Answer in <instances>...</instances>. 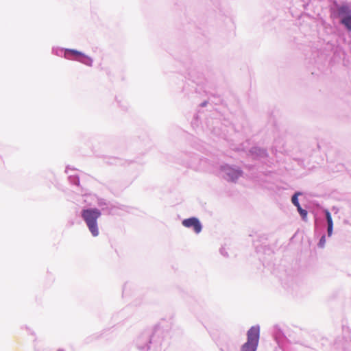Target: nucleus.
Wrapping results in <instances>:
<instances>
[{"label":"nucleus","instance_id":"f257e3e1","mask_svg":"<svg viewBox=\"0 0 351 351\" xmlns=\"http://www.w3.org/2000/svg\"><path fill=\"white\" fill-rule=\"evenodd\" d=\"M180 62L186 69L184 76L185 82L182 87V91L186 94L190 93L201 94L204 90L205 79L203 73L197 69L191 56L189 53L182 55Z\"/></svg>","mask_w":351,"mask_h":351},{"label":"nucleus","instance_id":"f03ea898","mask_svg":"<svg viewBox=\"0 0 351 351\" xmlns=\"http://www.w3.org/2000/svg\"><path fill=\"white\" fill-rule=\"evenodd\" d=\"M170 330V326H164L160 322L154 324L152 328L145 329L137 341V349L141 351H150L152 347L157 348L162 346Z\"/></svg>","mask_w":351,"mask_h":351},{"label":"nucleus","instance_id":"7ed1b4c3","mask_svg":"<svg viewBox=\"0 0 351 351\" xmlns=\"http://www.w3.org/2000/svg\"><path fill=\"white\" fill-rule=\"evenodd\" d=\"M330 17L339 19L341 25L348 32H351V5L348 1L340 3L335 0L330 6Z\"/></svg>","mask_w":351,"mask_h":351},{"label":"nucleus","instance_id":"20e7f679","mask_svg":"<svg viewBox=\"0 0 351 351\" xmlns=\"http://www.w3.org/2000/svg\"><path fill=\"white\" fill-rule=\"evenodd\" d=\"M52 53L66 59L77 61L88 66H93V59L83 51L75 49L53 47L52 48Z\"/></svg>","mask_w":351,"mask_h":351},{"label":"nucleus","instance_id":"39448f33","mask_svg":"<svg viewBox=\"0 0 351 351\" xmlns=\"http://www.w3.org/2000/svg\"><path fill=\"white\" fill-rule=\"evenodd\" d=\"M101 216V210L96 207H84L80 212L81 218L94 237L99 234L97 220Z\"/></svg>","mask_w":351,"mask_h":351},{"label":"nucleus","instance_id":"423d86ee","mask_svg":"<svg viewBox=\"0 0 351 351\" xmlns=\"http://www.w3.org/2000/svg\"><path fill=\"white\" fill-rule=\"evenodd\" d=\"M218 169L221 178L231 183H236L243 175V171L240 167L226 162L221 163Z\"/></svg>","mask_w":351,"mask_h":351},{"label":"nucleus","instance_id":"0eeeda50","mask_svg":"<svg viewBox=\"0 0 351 351\" xmlns=\"http://www.w3.org/2000/svg\"><path fill=\"white\" fill-rule=\"evenodd\" d=\"M260 326L258 324L251 326L247 331L246 341L241 345L240 351H257L260 340Z\"/></svg>","mask_w":351,"mask_h":351},{"label":"nucleus","instance_id":"6e6552de","mask_svg":"<svg viewBox=\"0 0 351 351\" xmlns=\"http://www.w3.org/2000/svg\"><path fill=\"white\" fill-rule=\"evenodd\" d=\"M97 204L101 210V214L104 215H115L117 210H125V206L120 204L117 202H112L104 198L98 197Z\"/></svg>","mask_w":351,"mask_h":351},{"label":"nucleus","instance_id":"1a4fd4ad","mask_svg":"<svg viewBox=\"0 0 351 351\" xmlns=\"http://www.w3.org/2000/svg\"><path fill=\"white\" fill-rule=\"evenodd\" d=\"M182 225L185 228L193 230L195 234H199L203 228V225L199 219L195 216L184 219L182 221Z\"/></svg>","mask_w":351,"mask_h":351},{"label":"nucleus","instance_id":"9d476101","mask_svg":"<svg viewBox=\"0 0 351 351\" xmlns=\"http://www.w3.org/2000/svg\"><path fill=\"white\" fill-rule=\"evenodd\" d=\"M273 337L278 346L282 350L285 349L287 343L289 341L281 328L277 324L274 325L273 328Z\"/></svg>","mask_w":351,"mask_h":351},{"label":"nucleus","instance_id":"9b49d317","mask_svg":"<svg viewBox=\"0 0 351 351\" xmlns=\"http://www.w3.org/2000/svg\"><path fill=\"white\" fill-rule=\"evenodd\" d=\"M324 216L320 217V225L324 226L327 224V236L330 237L333 234L334 223L330 212L328 208H324L323 210Z\"/></svg>","mask_w":351,"mask_h":351},{"label":"nucleus","instance_id":"f8f14e48","mask_svg":"<svg viewBox=\"0 0 351 351\" xmlns=\"http://www.w3.org/2000/svg\"><path fill=\"white\" fill-rule=\"evenodd\" d=\"M334 348L341 351H351V339L348 336H338L334 341Z\"/></svg>","mask_w":351,"mask_h":351},{"label":"nucleus","instance_id":"ddd939ff","mask_svg":"<svg viewBox=\"0 0 351 351\" xmlns=\"http://www.w3.org/2000/svg\"><path fill=\"white\" fill-rule=\"evenodd\" d=\"M248 155L251 156L253 160L265 159L269 157L267 149L258 146L252 147L249 149Z\"/></svg>","mask_w":351,"mask_h":351},{"label":"nucleus","instance_id":"4468645a","mask_svg":"<svg viewBox=\"0 0 351 351\" xmlns=\"http://www.w3.org/2000/svg\"><path fill=\"white\" fill-rule=\"evenodd\" d=\"M237 345L230 339H227L220 347V351H237Z\"/></svg>","mask_w":351,"mask_h":351},{"label":"nucleus","instance_id":"2eb2a0df","mask_svg":"<svg viewBox=\"0 0 351 351\" xmlns=\"http://www.w3.org/2000/svg\"><path fill=\"white\" fill-rule=\"evenodd\" d=\"M104 160L106 163L110 165H123V160L117 157L104 156Z\"/></svg>","mask_w":351,"mask_h":351},{"label":"nucleus","instance_id":"dca6fc26","mask_svg":"<svg viewBox=\"0 0 351 351\" xmlns=\"http://www.w3.org/2000/svg\"><path fill=\"white\" fill-rule=\"evenodd\" d=\"M303 192L300 191H296L295 193L292 195L291 201L293 206L295 207L300 205L299 202V196L303 195Z\"/></svg>","mask_w":351,"mask_h":351},{"label":"nucleus","instance_id":"f3484780","mask_svg":"<svg viewBox=\"0 0 351 351\" xmlns=\"http://www.w3.org/2000/svg\"><path fill=\"white\" fill-rule=\"evenodd\" d=\"M297 211L300 214V216L302 221H307V216H308V211L306 209L303 208L301 206V204L296 207Z\"/></svg>","mask_w":351,"mask_h":351},{"label":"nucleus","instance_id":"a211bd4d","mask_svg":"<svg viewBox=\"0 0 351 351\" xmlns=\"http://www.w3.org/2000/svg\"><path fill=\"white\" fill-rule=\"evenodd\" d=\"M70 183L73 186H80V180L78 175H71L68 177Z\"/></svg>","mask_w":351,"mask_h":351},{"label":"nucleus","instance_id":"6ab92c4d","mask_svg":"<svg viewBox=\"0 0 351 351\" xmlns=\"http://www.w3.org/2000/svg\"><path fill=\"white\" fill-rule=\"evenodd\" d=\"M199 159L200 158L199 155L193 154L191 156L190 161L187 162L186 165L191 167L193 164L198 162Z\"/></svg>","mask_w":351,"mask_h":351},{"label":"nucleus","instance_id":"aec40b11","mask_svg":"<svg viewBox=\"0 0 351 351\" xmlns=\"http://www.w3.org/2000/svg\"><path fill=\"white\" fill-rule=\"evenodd\" d=\"M326 234H322V235L320 237L319 241L317 243V247L319 248H323L325 246L326 243Z\"/></svg>","mask_w":351,"mask_h":351},{"label":"nucleus","instance_id":"412c9836","mask_svg":"<svg viewBox=\"0 0 351 351\" xmlns=\"http://www.w3.org/2000/svg\"><path fill=\"white\" fill-rule=\"evenodd\" d=\"M116 101L121 110H123V111H126L128 110V104L126 101H119L117 98H116Z\"/></svg>","mask_w":351,"mask_h":351},{"label":"nucleus","instance_id":"4be33fe9","mask_svg":"<svg viewBox=\"0 0 351 351\" xmlns=\"http://www.w3.org/2000/svg\"><path fill=\"white\" fill-rule=\"evenodd\" d=\"M344 167H344V165H343V164H341V163H339V164H338V165L335 167V168H336V169H335H335H332V170L333 171H337V172H339V171H343Z\"/></svg>","mask_w":351,"mask_h":351},{"label":"nucleus","instance_id":"5701e85b","mask_svg":"<svg viewBox=\"0 0 351 351\" xmlns=\"http://www.w3.org/2000/svg\"><path fill=\"white\" fill-rule=\"evenodd\" d=\"M219 252H220V254H221L222 256H225V257H228V252L226 251L225 248H223V247H221V248L219 249Z\"/></svg>","mask_w":351,"mask_h":351},{"label":"nucleus","instance_id":"b1692460","mask_svg":"<svg viewBox=\"0 0 351 351\" xmlns=\"http://www.w3.org/2000/svg\"><path fill=\"white\" fill-rule=\"evenodd\" d=\"M197 120L199 121V115H198L197 113H195L193 114V119L191 121V125H195V121H197Z\"/></svg>","mask_w":351,"mask_h":351},{"label":"nucleus","instance_id":"393cba45","mask_svg":"<svg viewBox=\"0 0 351 351\" xmlns=\"http://www.w3.org/2000/svg\"><path fill=\"white\" fill-rule=\"evenodd\" d=\"M208 101L207 100L203 101L202 103L199 104V106L204 108L206 107L208 104Z\"/></svg>","mask_w":351,"mask_h":351},{"label":"nucleus","instance_id":"a878e982","mask_svg":"<svg viewBox=\"0 0 351 351\" xmlns=\"http://www.w3.org/2000/svg\"><path fill=\"white\" fill-rule=\"evenodd\" d=\"M320 228L319 227L317 219H316L315 221V231L317 232Z\"/></svg>","mask_w":351,"mask_h":351},{"label":"nucleus","instance_id":"bb28decb","mask_svg":"<svg viewBox=\"0 0 351 351\" xmlns=\"http://www.w3.org/2000/svg\"><path fill=\"white\" fill-rule=\"evenodd\" d=\"M128 286V283H125L123 287V295L127 294V287Z\"/></svg>","mask_w":351,"mask_h":351},{"label":"nucleus","instance_id":"cd10ccee","mask_svg":"<svg viewBox=\"0 0 351 351\" xmlns=\"http://www.w3.org/2000/svg\"><path fill=\"white\" fill-rule=\"evenodd\" d=\"M210 1L213 3V4L215 6V7H218L219 5V0H210Z\"/></svg>","mask_w":351,"mask_h":351},{"label":"nucleus","instance_id":"c85d7f7f","mask_svg":"<svg viewBox=\"0 0 351 351\" xmlns=\"http://www.w3.org/2000/svg\"><path fill=\"white\" fill-rule=\"evenodd\" d=\"M69 169H71V168L70 165H66V169H65V173H68V170H69ZM72 169H73V170H75V168H72Z\"/></svg>","mask_w":351,"mask_h":351},{"label":"nucleus","instance_id":"c756f323","mask_svg":"<svg viewBox=\"0 0 351 351\" xmlns=\"http://www.w3.org/2000/svg\"><path fill=\"white\" fill-rule=\"evenodd\" d=\"M3 165V160L1 156H0V167Z\"/></svg>","mask_w":351,"mask_h":351},{"label":"nucleus","instance_id":"7c9ffc66","mask_svg":"<svg viewBox=\"0 0 351 351\" xmlns=\"http://www.w3.org/2000/svg\"><path fill=\"white\" fill-rule=\"evenodd\" d=\"M198 125H199V121H198V120H197V121H195V125H193V127H195V126H198Z\"/></svg>","mask_w":351,"mask_h":351},{"label":"nucleus","instance_id":"2f4dec72","mask_svg":"<svg viewBox=\"0 0 351 351\" xmlns=\"http://www.w3.org/2000/svg\"><path fill=\"white\" fill-rule=\"evenodd\" d=\"M332 210L335 211V213H337L339 211V209L335 206L332 207Z\"/></svg>","mask_w":351,"mask_h":351},{"label":"nucleus","instance_id":"473e14b6","mask_svg":"<svg viewBox=\"0 0 351 351\" xmlns=\"http://www.w3.org/2000/svg\"><path fill=\"white\" fill-rule=\"evenodd\" d=\"M58 351H64L63 350L59 349Z\"/></svg>","mask_w":351,"mask_h":351}]
</instances>
